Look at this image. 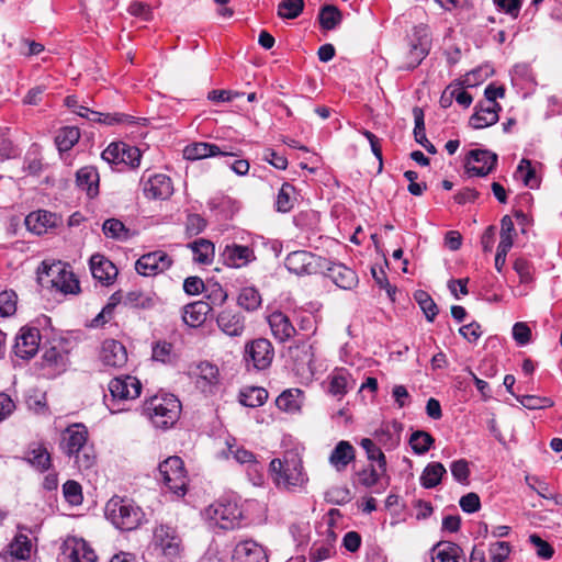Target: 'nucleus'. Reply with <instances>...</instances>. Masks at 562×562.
Here are the masks:
<instances>
[{
    "mask_svg": "<svg viewBox=\"0 0 562 562\" xmlns=\"http://www.w3.org/2000/svg\"><path fill=\"white\" fill-rule=\"evenodd\" d=\"M41 333L37 328L22 327L15 337L14 355L23 360L33 358L40 348Z\"/></svg>",
    "mask_w": 562,
    "mask_h": 562,
    "instance_id": "obj_14",
    "label": "nucleus"
},
{
    "mask_svg": "<svg viewBox=\"0 0 562 562\" xmlns=\"http://www.w3.org/2000/svg\"><path fill=\"white\" fill-rule=\"evenodd\" d=\"M193 252V260L201 265H210L214 259L215 248L213 243L200 238L190 245Z\"/></svg>",
    "mask_w": 562,
    "mask_h": 562,
    "instance_id": "obj_36",
    "label": "nucleus"
},
{
    "mask_svg": "<svg viewBox=\"0 0 562 562\" xmlns=\"http://www.w3.org/2000/svg\"><path fill=\"white\" fill-rule=\"evenodd\" d=\"M510 551L509 542L497 541L492 543L488 549L491 562H507Z\"/></svg>",
    "mask_w": 562,
    "mask_h": 562,
    "instance_id": "obj_56",
    "label": "nucleus"
},
{
    "mask_svg": "<svg viewBox=\"0 0 562 562\" xmlns=\"http://www.w3.org/2000/svg\"><path fill=\"white\" fill-rule=\"evenodd\" d=\"M233 562H268L265 549L254 540H244L236 544Z\"/></svg>",
    "mask_w": 562,
    "mask_h": 562,
    "instance_id": "obj_22",
    "label": "nucleus"
},
{
    "mask_svg": "<svg viewBox=\"0 0 562 562\" xmlns=\"http://www.w3.org/2000/svg\"><path fill=\"white\" fill-rule=\"evenodd\" d=\"M63 492L69 504L79 505L82 503L81 485L76 481H67L63 486Z\"/></svg>",
    "mask_w": 562,
    "mask_h": 562,
    "instance_id": "obj_58",
    "label": "nucleus"
},
{
    "mask_svg": "<svg viewBox=\"0 0 562 562\" xmlns=\"http://www.w3.org/2000/svg\"><path fill=\"white\" fill-rule=\"evenodd\" d=\"M326 259L317 257L310 251L297 250L290 252L285 258L286 269L297 276L313 274L322 268Z\"/></svg>",
    "mask_w": 562,
    "mask_h": 562,
    "instance_id": "obj_12",
    "label": "nucleus"
},
{
    "mask_svg": "<svg viewBox=\"0 0 562 562\" xmlns=\"http://www.w3.org/2000/svg\"><path fill=\"white\" fill-rule=\"evenodd\" d=\"M350 374L346 370H337L330 379L329 392L334 395H345L351 389Z\"/></svg>",
    "mask_w": 562,
    "mask_h": 562,
    "instance_id": "obj_42",
    "label": "nucleus"
},
{
    "mask_svg": "<svg viewBox=\"0 0 562 562\" xmlns=\"http://www.w3.org/2000/svg\"><path fill=\"white\" fill-rule=\"evenodd\" d=\"M518 401L528 409H540L552 405L551 400L533 395H524L519 397Z\"/></svg>",
    "mask_w": 562,
    "mask_h": 562,
    "instance_id": "obj_62",
    "label": "nucleus"
},
{
    "mask_svg": "<svg viewBox=\"0 0 562 562\" xmlns=\"http://www.w3.org/2000/svg\"><path fill=\"white\" fill-rule=\"evenodd\" d=\"M462 548L453 542L439 541L431 548V562H465Z\"/></svg>",
    "mask_w": 562,
    "mask_h": 562,
    "instance_id": "obj_27",
    "label": "nucleus"
},
{
    "mask_svg": "<svg viewBox=\"0 0 562 562\" xmlns=\"http://www.w3.org/2000/svg\"><path fill=\"white\" fill-rule=\"evenodd\" d=\"M102 229L104 235L109 238L125 240L128 237V231L125 228L124 224L116 218L106 220L103 223Z\"/></svg>",
    "mask_w": 562,
    "mask_h": 562,
    "instance_id": "obj_50",
    "label": "nucleus"
},
{
    "mask_svg": "<svg viewBox=\"0 0 562 562\" xmlns=\"http://www.w3.org/2000/svg\"><path fill=\"white\" fill-rule=\"evenodd\" d=\"M229 452L237 462L248 464V474L251 476V481L255 485H260L262 483V467L256 460L255 454L244 448L234 449L233 446H229Z\"/></svg>",
    "mask_w": 562,
    "mask_h": 562,
    "instance_id": "obj_31",
    "label": "nucleus"
},
{
    "mask_svg": "<svg viewBox=\"0 0 562 562\" xmlns=\"http://www.w3.org/2000/svg\"><path fill=\"white\" fill-rule=\"evenodd\" d=\"M210 311L211 306L209 303L203 301L188 304L183 310V322L190 327H199L205 322L206 315L210 313Z\"/></svg>",
    "mask_w": 562,
    "mask_h": 562,
    "instance_id": "obj_34",
    "label": "nucleus"
},
{
    "mask_svg": "<svg viewBox=\"0 0 562 562\" xmlns=\"http://www.w3.org/2000/svg\"><path fill=\"white\" fill-rule=\"evenodd\" d=\"M172 259L162 250L143 255L135 263L136 271L142 276H156L170 268Z\"/></svg>",
    "mask_w": 562,
    "mask_h": 562,
    "instance_id": "obj_16",
    "label": "nucleus"
},
{
    "mask_svg": "<svg viewBox=\"0 0 562 562\" xmlns=\"http://www.w3.org/2000/svg\"><path fill=\"white\" fill-rule=\"evenodd\" d=\"M218 328L227 336L238 337L245 330L244 316L233 310H224L216 317Z\"/></svg>",
    "mask_w": 562,
    "mask_h": 562,
    "instance_id": "obj_24",
    "label": "nucleus"
},
{
    "mask_svg": "<svg viewBox=\"0 0 562 562\" xmlns=\"http://www.w3.org/2000/svg\"><path fill=\"white\" fill-rule=\"evenodd\" d=\"M90 270L93 278L104 284L112 283L117 276V269L113 262L100 254L91 256Z\"/></svg>",
    "mask_w": 562,
    "mask_h": 562,
    "instance_id": "obj_26",
    "label": "nucleus"
},
{
    "mask_svg": "<svg viewBox=\"0 0 562 562\" xmlns=\"http://www.w3.org/2000/svg\"><path fill=\"white\" fill-rule=\"evenodd\" d=\"M274 350L271 342L266 338H258L248 342L245 347V360L257 370L267 369L273 359Z\"/></svg>",
    "mask_w": 562,
    "mask_h": 562,
    "instance_id": "obj_13",
    "label": "nucleus"
},
{
    "mask_svg": "<svg viewBox=\"0 0 562 562\" xmlns=\"http://www.w3.org/2000/svg\"><path fill=\"white\" fill-rule=\"evenodd\" d=\"M63 554L67 562H95L97 554L90 546L80 538L69 537L64 541Z\"/></svg>",
    "mask_w": 562,
    "mask_h": 562,
    "instance_id": "obj_18",
    "label": "nucleus"
},
{
    "mask_svg": "<svg viewBox=\"0 0 562 562\" xmlns=\"http://www.w3.org/2000/svg\"><path fill=\"white\" fill-rule=\"evenodd\" d=\"M386 471H381L379 465L370 464L368 468L358 472L359 482L362 486L370 488L379 483L385 475Z\"/></svg>",
    "mask_w": 562,
    "mask_h": 562,
    "instance_id": "obj_47",
    "label": "nucleus"
},
{
    "mask_svg": "<svg viewBox=\"0 0 562 562\" xmlns=\"http://www.w3.org/2000/svg\"><path fill=\"white\" fill-rule=\"evenodd\" d=\"M125 304L132 307L149 308L153 306L154 301L150 296L145 295L140 291H131L125 296Z\"/></svg>",
    "mask_w": 562,
    "mask_h": 562,
    "instance_id": "obj_59",
    "label": "nucleus"
},
{
    "mask_svg": "<svg viewBox=\"0 0 562 562\" xmlns=\"http://www.w3.org/2000/svg\"><path fill=\"white\" fill-rule=\"evenodd\" d=\"M302 391L299 389H290L282 392L276 400V405L281 411L295 413L302 406Z\"/></svg>",
    "mask_w": 562,
    "mask_h": 562,
    "instance_id": "obj_35",
    "label": "nucleus"
},
{
    "mask_svg": "<svg viewBox=\"0 0 562 562\" xmlns=\"http://www.w3.org/2000/svg\"><path fill=\"white\" fill-rule=\"evenodd\" d=\"M268 322L273 337L281 342L289 340L295 334V328L289 317L281 312L272 313L268 317Z\"/></svg>",
    "mask_w": 562,
    "mask_h": 562,
    "instance_id": "obj_32",
    "label": "nucleus"
},
{
    "mask_svg": "<svg viewBox=\"0 0 562 562\" xmlns=\"http://www.w3.org/2000/svg\"><path fill=\"white\" fill-rule=\"evenodd\" d=\"M435 439L432 436L423 430L414 431L409 438V445L416 454L426 453L430 449Z\"/></svg>",
    "mask_w": 562,
    "mask_h": 562,
    "instance_id": "obj_46",
    "label": "nucleus"
},
{
    "mask_svg": "<svg viewBox=\"0 0 562 562\" xmlns=\"http://www.w3.org/2000/svg\"><path fill=\"white\" fill-rule=\"evenodd\" d=\"M414 137L415 140L422 145L429 154H436V147L427 139L425 133V122H424V112L420 108H414Z\"/></svg>",
    "mask_w": 562,
    "mask_h": 562,
    "instance_id": "obj_38",
    "label": "nucleus"
},
{
    "mask_svg": "<svg viewBox=\"0 0 562 562\" xmlns=\"http://www.w3.org/2000/svg\"><path fill=\"white\" fill-rule=\"evenodd\" d=\"M218 155L233 156L234 154L222 150L215 144L204 142L192 143L183 149V157L188 160H199Z\"/></svg>",
    "mask_w": 562,
    "mask_h": 562,
    "instance_id": "obj_28",
    "label": "nucleus"
},
{
    "mask_svg": "<svg viewBox=\"0 0 562 562\" xmlns=\"http://www.w3.org/2000/svg\"><path fill=\"white\" fill-rule=\"evenodd\" d=\"M87 440L88 430L81 424L67 427L61 435L60 448L65 454L75 459L79 470L91 469L95 463L94 451Z\"/></svg>",
    "mask_w": 562,
    "mask_h": 562,
    "instance_id": "obj_2",
    "label": "nucleus"
},
{
    "mask_svg": "<svg viewBox=\"0 0 562 562\" xmlns=\"http://www.w3.org/2000/svg\"><path fill=\"white\" fill-rule=\"evenodd\" d=\"M238 304L247 311H255L261 304V295L254 286L244 288L238 295Z\"/></svg>",
    "mask_w": 562,
    "mask_h": 562,
    "instance_id": "obj_44",
    "label": "nucleus"
},
{
    "mask_svg": "<svg viewBox=\"0 0 562 562\" xmlns=\"http://www.w3.org/2000/svg\"><path fill=\"white\" fill-rule=\"evenodd\" d=\"M32 543L26 535L18 533L12 541L0 553L3 560L12 558L15 560H27L31 557Z\"/></svg>",
    "mask_w": 562,
    "mask_h": 562,
    "instance_id": "obj_30",
    "label": "nucleus"
},
{
    "mask_svg": "<svg viewBox=\"0 0 562 562\" xmlns=\"http://www.w3.org/2000/svg\"><path fill=\"white\" fill-rule=\"evenodd\" d=\"M430 49V38L426 26L418 25L413 29L406 46L398 55V68L412 70L416 68Z\"/></svg>",
    "mask_w": 562,
    "mask_h": 562,
    "instance_id": "obj_6",
    "label": "nucleus"
},
{
    "mask_svg": "<svg viewBox=\"0 0 562 562\" xmlns=\"http://www.w3.org/2000/svg\"><path fill=\"white\" fill-rule=\"evenodd\" d=\"M60 222V217L48 211H36L25 217L27 229L36 235H42L54 228Z\"/></svg>",
    "mask_w": 562,
    "mask_h": 562,
    "instance_id": "obj_23",
    "label": "nucleus"
},
{
    "mask_svg": "<svg viewBox=\"0 0 562 562\" xmlns=\"http://www.w3.org/2000/svg\"><path fill=\"white\" fill-rule=\"evenodd\" d=\"M497 155L486 149H474L469 153L465 162L469 176L485 177L495 168Z\"/></svg>",
    "mask_w": 562,
    "mask_h": 562,
    "instance_id": "obj_15",
    "label": "nucleus"
},
{
    "mask_svg": "<svg viewBox=\"0 0 562 562\" xmlns=\"http://www.w3.org/2000/svg\"><path fill=\"white\" fill-rule=\"evenodd\" d=\"M173 355V347L170 342L158 341L153 346L151 357L155 361L168 363L171 361Z\"/></svg>",
    "mask_w": 562,
    "mask_h": 562,
    "instance_id": "obj_57",
    "label": "nucleus"
},
{
    "mask_svg": "<svg viewBox=\"0 0 562 562\" xmlns=\"http://www.w3.org/2000/svg\"><path fill=\"white\" fill-rule=\"evenodd\" d=\"M447 473L446 468L440 462L429 463L420 475V483L425 488L436 487Z\"/></svg>",
    "mask_w": 562,
    "mask_h": 562,
    "instance_id": "obj_37",
    "label": "nucleus"
},
{
    "mask_svg": "<svg viewBox=\"0 0 562 562\" xmlns=\"http://www.w3.org/2000/svg\"><path fill=\"white\" fill-rule=\"evenodd\" d=\"M150 544L154 552L166 562L180 559L184 549L177 528L167 524H160L154 528Z\"/></svg>",
    "mask_w": 562,
    "mask_h": 562,
    "instance_id": "obj_5",
    "label": "nucleus"
},
{
    "mask_svg": "<svg viewBox=\"0 0 562 562\" xmlns=\"http://www.w3.org/2000/svg\"><path fill=\"white\" fill-rule=\"evenodd\" d=\"M206 226L205 220L199 214H190L187 217L186 231L190 236L200 234Z\"/></svg>",
    "mask_w": 562,
    "mask_h": 562,
    "instance_id": "obj_64",
    "label": "nucleus"
},
{
    "mask_svg": "<svg viewBox=\"0 0 562 562\" xmlns=\"http://www.w3.org/2000/svg\"><path fill=\"white\" fill-rule=\"evenodd\" d=\"M318 18L323 29L333 30L340 23L341 13L335 5H325Z\"/></svg>",
    "mask_w": 562,
    "mask_h": 562,
    "instance_id": "obj_48",
    "label": "nucleus"
},
{
    "mask_svg": "<svg viewBox=\"0 0 562 562\" xmlns=\"http://www.w3.org/2000/svg\"><path fill=\"white\" fill-rule=\"evenodd\" d=\"M99 172L95 167L85 166L76 173V183L79 189L86 191L89 198H94L99 194Z\"/></svg>",
    "mask_w": 562,
    "mask_h": 562,
    "instance_id": "obj_29",
    "label": "nucleus"
},
{
    "mask_svg": "<svg viewBox=\"0 0 562 562\" xmlns=\"http://www.w3.org/2000/svg\"><path fill=\"white\" fill-rule=\"evenodd\" d=\"M158 471L160 480L171 493L178 497L187 494L188 476L181 458L177 456L167 458L159 464Z\"/></svg>",
    "mask_w": 562,
    "mask_h": 562,
    "instance_id": "obj_8",
    "label": "nucleus"
},
{
    "mask_svg": "<svg viewBox=\"0 0 562 562\" xmlns=\"http://www.w3.org/2000/svg\"><path fill=\"white\" fill-rule=\"evenodd\" d=\"M188 374L204 394H213L220 384L218 368L209 361L190 366Z\"/></svg>",
    "mask_w": 562,
    "mask_h": 562,
    "instance_id": "obj_10",
    "label": "nucleus"
},
{
    "mask_svg": "<svg viewBox=\"0 0 562 562\" xmlns=\"http://www.w3.org/2000/svg\"><path fill=\"white\" fill-rule=\"evenodd\" d=\"M529 541L537 547V554L542 559H551L553 557V548L538 535L532 533L529 536Z\"/></svg>",
    "mask_w": 562,
    "mask_h": 562,
    "instance_id": "obj_63",
    "label": "nucleus"
},
{
    "mask_svg": "<svg viewBox=\"0 0 562 562\" xmlns=\"http://www.w3.org/2000/svg\"><path fill=\"white\" fill-rule=\"evenodd\" d=\"M125 143H112L103 151V160L110 164H119L124 157Z\"/></svg>",
    "mask_w": 562,
    "mask_h": 562,
    "instance_id": "obj_60",
    "label": "nucleus"
},
{
    "mask_svg": "<svg viewBox=\"0 0 562 562\" xmlns=\"http://www.w3.org/2000/svg\"><path fill=\"white\" fill-rule=\"evenodd\" d=\"M29 462L40 471H45L50 467V456L44 447H36L29 452Z\"/></svg>",
    "mask_w": 562,
    "mask_h": 562,
    "instance_id": "obj_52",
    "label": "nucleus"
},
{
    "mask_svg": "<svg viewBox=\"0 0 562 562\" xmlns=\"http://www.w3.org/2000/svg\"><path fill=\"white\" fill-rule=\"evenodd\" d=\"M101 123L106 125H133L137 123V119L124 113H102Z\"/></svg>",
    "mask_w": 562,
    "mask_h": 562,
    "instance_id": "obj_61",
    "label": "nucleus"
},
{
    "mask_svg": "<svg viewBox=\"0 0 562 562\" xmlns=\"http://www.w3.org/2000/svg\"><path fill=\"white\" fill-rule=\"evenodd\" d=\"M326 276L339 288L351 290L358 284L356 272L342 263L330 262L326 259L323 262Z\"/></svg>",
    "mask_w": 562,
    "mask_h": 562,
    "instance_id": "obj_20",
    "label": "nucleus"
},
{
    "mask_svg": "<svg viewBox=\"0 0 562 562\" xmlns=\"http://www.w3.org/2000/svg\"><path fill=\"white\" fill-rule=\"evenodd\" d=\"M360 446L363 448V450L367 453V458L370 461H375L381 469V471H386V458L385 454L382 452L381 448L375 445V442L369 438H363L360 441Z\"/></svg>",
    "mask_w": 562,
    "mask_h": 562,
    "instance_id": "obj_43",
    "label": "nucleus"
},
{
    "mask_svg": "<svg viewBox=\"0 0 562 562\" xmlns=\"http://www.w3.org/2000/svg\"><path fill=\"white\" fill-rule=\"evenodd\" d=\"M109 391L114 400H135L140 395L142 383L132 375H121L112 379Z\"/></svg>",
    "mask_w": 562,
    "mask_h": 562,
    "instance_id": "obj_17",
    "label": "nucleus"
},
{
    "mask_svg": "<svg viewBox=\"0 0 562 562\" xmlns=\"http://www.w3.org/2000/svg\"><path fill=\"white\" fill-rule=\"evenodd\" d=\"M303 0H282L278 5V15L282 19H295L303 11Z\"/></svg>",
    "mask_w": 562,
    "mask_h": 562,
    "instance_id": "obj_51",
    "label": "nucleus"
},
{
    "mask_svg": "<svg viewBox=\"0 0 562 562\" xmlns=\"http://www.w3.org/2000/svg\"><path fill=\"white\" fill-rule=\"evenodd\" d=\"M105 516L117 529L130 531L140 525L144 513L133 501L114 496L105 505Z\"/></svg>",
    "mask_w": 562,
    "mask_h": 562,
    "instance_id": "obj_4",
    "label": "nucleus"
},
{
    "mask_svg": "<svg viewBox=\"0 0 562 562\" xmlns=\"http://www.w3.org/2000/svg\"><path fill=\"white\" fill-rule=\"evenodd\" d=\"M16 311V294L13 291L0 292V317H8Z\"/></svg>",
    "mask_w": 562,
    "mask_h": 562,
    "instance_id": "obj_55",
    "label": "nucleus"
},
{
    "mask_svg": "<svg viewBox=\"0 0 562 562\" xmlns=\"http://www.w3.org/2000/svg\"><path fill=\"white\" fill-rule=\"evenodd\" d=\"M268 392L263 387L250 386L240 392V403L247 407H258L265 404Z\"/></svg>",
    "mask_w": 562,
    "mask_h": 562,
    "instance_id": "obj_41",
    "label": "nucleus"
},
{
    "mask_svg": "<svg viewBox=\"0 0 562 562\" xmlns=\"http://www.w3.org/2000/svg\"><path fill=\"white\" fill-rule=\"evenodd\" d=\"M356 458V450L349 441H339L329 456V463L337 470L344 471Z\"/></svg>",
    "mask_w": 562,
    "mask_h": 562,
    "instance_id": "obj_33",
    "label": "nucleus"
},
{
    "mask_svg": "<svg viewBox=\"0 0 562 562\" xmlns=\"http://www.w3.org/2000/svg\"><path fill=\"white\" fill-rule=\"evenodd\" d=\"M203 516L211 525L231 530L239 528L244 519L239 505L232 499H220L204 509Z\"/></svg>",
    "mask_w": 562,
    "mask_h": 562,
    "instance_id": "obj_7",
    "label": "nucleus"
},
{
    "mask_svg": "<svg viewBox=\"0 0 562 562\" xmlns=\"http://www.w3.org/2000/svg\"><path fill=\"white\" fill-rule=\"evenodd\" d=\"M221 256L224 265L236 269L244 268L256 260L251 247L238 244L226 245Z\"/></svg>",
    "mask_w": 562,
    "mask_h": 562,
    "instance_id": "obj_19",
    "label": "nucleus"
},
{
    "mask_svg": "<svg viewBox=\"0 0 562 562\" xmlns=\"http://www.w3.org/2000/svg\"><path fill=\"white\" fill-rule=\"evenodd\" d=\"M294 193H295V189L292 184H290L288 182L282 184V187L277 195V202H276L278 212L286 213V212L291 211V209L293 207V204H294V200H295Z\"/></svg>",
    "mask_w": 562,
    "mask_h": 562,
    "instance_id": "obj_45",
    "label": "nucleus"
},
{
    "mask_svg": "<svg viewBox=\"0 0 562 562\" xmlns=\"http://www.w3.org/2000/svg\"><path fill=\"white\" fill-rule=\"evenodd\" d=\"M43 283L63 292L75 294L79 291V282L74 273L60 261L52 265L43 262V271L40 276Z\"/></svg>",
    "mask_w": 562,
    "mask_h": 562,
    "instance_id": "obj_9",
    "label": "nucleus"
},
{
    "mask_svg": "<svg viewBox=\"0 0 562 562\" xmlns=\"http://www.w3.org/2000/svg\"><path fill=\"white\" fill-rule=\"evenodd\" d=\"M450 471L457 482L463 485L469 484L470 468L469 462L465 459L453 461L450 465Z\"/></svg>",
    "mask_w": 562,
    "mask_h": 562,
    "instance_id": "obj_54",
    "label": "nucleus"
},
{
    "mask_svg": "<svg viewBox=\"0 0 562 562\" xmlns=\"http://www.w3.org/2000/svg\"><path fill=\"white\" fill-rule=\"evenodd\" d=\"M180 413L181 403L173 394H156L144 403V415L154 427L159 429L172 427L179 419Z\"/></svg>",
    "mask_w": 562,
    "mask_h": 562,
    "instance_id": "obj_3",
    "label": "nucleus"
},
{
    "mask_svg": "<svg viewBox=\"0 0 562 562\" xmlns=\"http://www.w3.org/2000/svg\"><path fill=\"white\" fill-rule=\"evenodd\" d=\"M516 175L526 187L535 188L537 186L536 171L531 167L530 160L521 159L517 167Z\"/></svg>",
    "mask_w": 562,
    "mask_h": 562,
    "instance_id": "obj_53",
    "label": "nucleus"
},
{
    "mask_svg": "<svg viewBox=\"0 0 562 562\" xmlns=\"http://www.w3.org/2000/svg\"><path fill=\"white\" fill-rule=\"evenodd\" d=\"M140 188L143 194L150 200H166L173 192L171 179L164 173L144 172L140 178Z\"/></svg>",
    "mask_w": 562,
    "mask_h": 562,
    "instance_id": "obj_11",
    "label": "nucleus"
},
{
    "mask_svg": "<svg viewBox=\"0 0 562 562\" xmlns=\"http://www.w3.org/2000/svg\"><path fill=\"white\" fill-rule=\"evenodd\" d=\"M375 438L385 449H394L400 445L401 429L396 424L386 425L375 432Z\"/></svg>",
    "mask_w": 562,
    "mask_h": 562,
    "instance_id": "obj_39",
    "label": "nucleus"
},
{
    "mask_svg": "<svg viewBox=\"0 0 562 562\" xmlns=\"http://www.w3.org/2000/svg\"><path fill=\"white\" fill-rule=\"evenodd\" d=\"M99 358L106 367L122 368L127 362V351L120 341L106 339L102 342Z\"/></svg>",
    "mask_w": 562,
    "mask_h": 562,
    "instance_id": "obj_21",
    "label": "nucleus"
},
{
    "mask_svg": "<svg viewBox=\"0 0 562 562\" xmlns=\"http://www.w3.org/2000/svg\"><path fill=\"white\" fill-rule=\"evenodd\" d=\"M80 138V131L76 126H66L59 130L55 143L59 151H68Z\"/></svg>",
    "mask_w": 562,
    "mask_h": 562,
    "instance_id": "obj_40",
    "label": "nucleus"
},
{
    "mask_svg": "<svg viewBox=\"0 0 562 562\" xmlns=\"http://www.w3.org/2000/svg\"><path fill=\"white\" fill-rule=\"evenodd\" d=\"M414 297L422 311L424 312L427 321L432 322L438 314V307L434 300L425 291H416Z\"/></svg>",
    "mask_w": 562,
    "mask_h": 562,
    "instance_id": "obj_49",
    "label": "nucleus"
},
{
    "mask_svg": "<svg viewBox=\"0 0 562 562\" xmlns=\"http://www.w3.org/2000/svg\"><path fill=\"white\" fill-rule=\"evenodd\" d=\"M269 472L276 486L283 490L302 487L308 480L300 454L292 450L271 460Z\"/></svg>",
    "mask_w": 562,
    "mask_h": 562,
    "instance_id": "obj_1",
    "label": "nucleus"
},
{
    "mask_svg": "<svg viewBox=\"0 0 562 562\" xmlns=\"http://www.w3.org/2000/svg\"><path fill=\"white\" fill-rule=\"evenodd\" d=\"M501 109H496L490 101H481L475 106L474 114L470 117L473 128H485L497 123Z\"/></svg>",
    "mask_w": 562,
    "mask_h": 562,
    "instance_id": "obj_25",
    "label": "nucleus"
}]
</instances>
